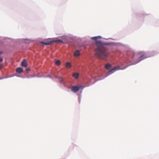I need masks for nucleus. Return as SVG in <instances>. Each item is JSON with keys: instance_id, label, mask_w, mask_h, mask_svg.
I'll list each match as a JSON object with an SVG mask.
<instances>
[{"instance_id": "nucleus-6", "label": "nucleus", "mask_w": 159, "mask_h": 159, "mask_svg": "<svg viewBox=\"0 0 159 159\" xmlns=\"http://www.w3.org/2000/svg\"><path fill=\"white\" fill-rule=\"evenodd\" d=\"M16 71L17 72L20 73L23 72V70L22 68L19 67L16 68Z\"/></svg>"}, {"instance_id": "nucleus-8", "label": "nucleus", "mask_w": 159, "mask_h": 159, "mask_svg": "<svg viewBox=\"0 0 159 159\" xmlns=\"http://www.w3.org/2000/svg\"><path fill=\"white\" fill-rule=\"evenodd\" d=\"M74 55V56L76 57L79 56L80 55V51L78 50H76L75 52Z\"/></svg>"}, {"instance_id": "nucleus-7", "label": "nucleus", "mask_w": 159, "mask_h": 159, "mask_svg": "<svg viewBox=\"0 0 159 159\" xmlns=\"http://www.w3.org/2000/svg\"><path fill=\"white\" fill-rule=\"evenodd\" d=\"M40 43H42L43 45H48L52 44V41L48 42H40Z\"/></svg>"}, {"instance_id": "nucleus-3", "label": "nucleus", "mask_w": 159, "mask_h": 159, "mask_svg": "<svg viewBox=\"0 0 159 159\" xmlns=\"http://www.w3.org/2000/svg\"><path fill=\"white\" fill-rule=\"evenodd\" d=\"M84 88V85L75 86L72 87L71 89H82Z\"/></svg>"}, {"instance_id": "nucleus-19", "label": "nucleus", "mask_w": 159, "mask_h": 159, "mask_svg": "<svg viewBox=\"0 0 159 159\" xmlns=\"http://www.w3.org/2000/svg\"><path fill=\"white\" fill-rule=\"evenodd\" d=\"M3 53V52L2 51H0V55L2 54Z\"/></svg>"}, {"instance_id": "nucleus-9", "label": "nucleus", "mask_w": 159, "mask_h": 159, "mask_svg": "<svg viewBox=\"0 0 159 159\" xmlns=\"http://www.w3.org/2000/svg\"><path fill=\"white\" fill-rule=\"evenodd\" d=\"M72 76L76 79H78L79 76V73H75L73 74Z\"/></svg>"}, {"instance_id": "nucleus-1", "label": "nucleus", "mask_w": 159, "mask_h": 159, "mask_svg": "<svg viewBox=\"0 0 159 159\" xmlns=\"http://www.w3.org/2000/svg\"><path fill=\"white\" fill-rule=\"evenodd\" d=\"M96 45L97 47L95 50V54L98 58L103 59L107 57L109 53L107 51V48L104 44L100 41H97Z\"/></svg>"}, {"instance_id": "nucleus-12", "label": "nucleus", "mask_w": 159, "mask_h": 159, "mask_svg": "<svg viewBox=\"0 0 159 159\" xmlns=\"http://www.w3.org/2000/svg\"><path fill=\"white\" fill-rule=\"evenodd\" d=\"M105 67L107 69H109L111 67V65L110 64H107L105 65Z\"/></svg>"}, {"instance_id": "nucleus-5", "label": "nucleus", "mask_w": 159, "mask_h": 159, "mask_svg": "<svg viewBox=\"0 0 159 159\" xmlns=\"http://www.w3.org/2000/svg\"><path fill=\"white\" fill-rule=\"evenodd\" d=\"M22 66L25 67H26L27 66V64L26 62V61L25 59L23 60L21 63Z\"/></svg>"}, {"instance_id": "nucleus-16", "label": "nucleus", "mask_w": 159, "mask_h": 159, "mask_svg": "<svg viewBox=\"0 0 159 159\" xmlns=\"http://www.w3.org/2000/svg\"><path fill=\"white\" fill-rule=\"evenodd\" d=\"M79 90H72V91H73L74 93H76Z\"/></svg>"}, {"instance_id": "nucleus-14", "label": "nucleus", "mask_w": 159, "mask_h": 159, "mask_svg": "<svg viewBox=\"0 0 159 159\" xmlns=\"http://www.w3.org/2000/svg\"><path fill=\"white\" fill-rule=\"evenodd\" d=\"M58 79L59 80V82L61 83H63V78H62L61 77H59Z\"/></svg>"}, {"instance_id": "nucleus-2", "label": "nucleus", "mask_w": 159, "mask_h": 159, "mask_svg": "<svg viewBox=\"0 0 159 159\" xmlns=\"http://www.w3.org/2000/svg\"><path fill=\"white\" fill-rule=\"evenodd\" d=\"M134 57L138 58L137 61L135 64L139 62L141 60L147 57L145 53L142 52H139L137 54H135L134 55Z\"/></svg>"}, {"instance_id": "nucleus-20", "label": "nucleus", "mask_w": 159, "mask_h": 159, "mask_svg": "<svg viewBox=\"0 0 159 159\" xmlns=\"http://www.w3.org/2000/svg\"><path fill=\"white\" fill-rule=\"evenodd\" d=\"M27 70H30V69H27Z\"/></svg>"}, {"instance_id": "nucleus-4", "label": "nucleus", "mask_w": 159, "mask_h": 159, "mask_svg": "<svg viewBox=\"0 0 159 159\" xmlns=\"http://www.w3.org/2000/svg\"><path fill=\"white\" fill-rule=\"evenodd\" d=\"M120 68V66H117L114 67L108 72V75L113 73L114 72V71H115L116 69H119Z\"/></svg>"}, {"instance_id": "nucleus-13", "label": "nucleus", "mask_w": 159, "mask_h": 159, "mask_svg": "<svg viewBox=\"0 0 159 159\" xmlns=\"http://www.w3.org/2000/svg\"><path fill=\"white\" fill-rule=\"evenodd\" d=\"M101 36H96L94 37H93L92 38V39L93 40H97V39H101Z\"/></svg>"}, {"instance_id": "nucleus-18", "label": "nucleus", "mask_w": 159, "mask_h": 159, "mask_svg": "<svg viewBox=\"0 0 159 159\" xmlns=\"http://www.w3.org/2000/svg\"><path fill=\"white\" fill-rule=\"evenodd\" d=\"M2 67V65L0 64V69H1Z\"/></svg>"}, {"instance_id": "nucleus-11", "label": "nucleus", "mask_w": 159, "mask_h": 159, "mask_svg": "<svg viewBox=\"0 0 159 159\" xmlns=\"http://www.w3.org/2000/svg\"><path fill=\"white\" fill-rule=\"evenodd\" d=\"M52 43L54 42H58V43H64V42L63 41L61 40H55L52 41Z\"/></svg>"}, {"instance_id": "nucleus-10", "label": "nucleus", "mask_w": 159, "mask_h": 159, "mask_svg": "<svg viewBox=\"0 0 159 159\" xmlns=\"http://www.w3.org/2000/svg\"><path fill=\"white\" fill-rule=\"evenodd\" d=\"M66 67L68 68H70L71 67L70 63L69 62H67L66 64Z\"/></svg>"}, {"instance_id": "nucleus-15", "label": "nucleus", "mask_w": 159, "mask_h": 159, "mask_svg": "<svg viewBox=\"0 0 159 159\" xmlns=\"http://www.w3.org/2000/svg\"><path fill=\"white\" fill-rule=\"evenodd\" d=\"M55 64L58 65V66H59V65L60 64H61V61L60 60H57V61H56L55 62Z\"/></svg>"}, {"instance_id": "nucleus-17", "label": "nucleus", "mask_w": 159, "mask_h": 159, "mask_svg": "<svg viewBox=\"0 0 159 159\" xmlns=\"http://www.w3.org/2000/svg\"><path fill=\"white\" fill-rule=\"evenodd\" d=\"M3 61V59L0 57V62H2Z\"/></svg>"}]
</instances>
